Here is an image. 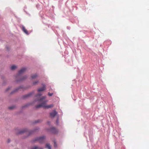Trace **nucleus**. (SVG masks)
<instances>
[{"label": "nucleus", "instance_id": "nucleus-1", "mask_svg": "<svg viewBox=\"0 0 149 149\" xmlns=\"http://www.w3.org/2000/svg\"><path fill=\"white\" fill-rule=\"evenodd\" d=\"M47 101H43L41 104H39L36 106V108H39L41 107H43L46 108H49L52 107L54 105L53 104H50L48 105H46V103Z\"/></svg>", "mask_w": 149, "mask_h": 149}, {"label": "nucleus", "instance_id": "nucleus-2", "mask_svg": "<svg viewBox=\"0 0 149 149\" xmlns=\"http://www.w3.org/2000/svg\"><path fill=\"white\" fill-rule=\"evenodd\" d=\"M45 138V137L43 136L36 138L35 139V141H38L40 143H42L44 141Z\"/></svg>", "mask_w": 149, "mask_h": 149}, {"label": "nucleus", "instance_id": "nucleus-3", "mask_svg": "<svg viewBox=\"0 0 149 149\" xmlns=\"http://www.w3.org/2000/svg\"><path fill=\"white\" fill-rule=\"evenodd\" d=\"M41 95V94L40 93H39L36 95V97H38V99L37 100V101L41 102L43 101V99H44L46 97V96H44L42 97V98H39L38 97H40Z\"/></svg>", "mask_w": 149, "mask_h": 149}, {"label": "nucleus", "instance_id": "nucleus-4", "mask_svg": "<svg viewBox=\"0 0 149 149\" xmlns=\"http://www.w3.org/2000/svg\"><path fill=\"white\" fill-rule=\"evenodd\" d=\"M42 87L39 88L38 90V92L43 91L46 90V87L45 85L44 84H42Z\"/></svg>", "mask_w": 149, "mask_h": 149}, {"label": "nucleus", "instance_id": "nucleus-5", "mask_svg": "<svg viewBox=\"0 0 149 149\" xmlns=\"http://www.w3.org/2000/svg\"><path fill=\"white\" fill-rule=\"evenodd\" d=\"M57 114V112L54 110L50 113V116L52 117H54Z\"/></svg>", "mask_w": 149, "mask_h": 149}, {"label": "nucleus", "instance_id": "nucleus-6", "mask_svg": "<svg viewBox=\"0 0 149 149\" xmlns=\"http://www.w3.org/2000/svg\"><path fill=\"white\" fill-rule=\"evenodd\" d=\"M26 68H23L21 69L18 72V76L21 74H22L24 72L26 71Z\"/></svg>", "mask_w": 149, "mask_h": 149}, {"label": "nucleus", "instance_id": "nucleus-7", "mask_svg": "<svg viewBox=\"0 0 149 149\" xmlns=\"http://www.w3.org/2000/svg\"><path fill=\"white\" fill-rule=\"evenodd\" d=\"M27 130L26 129H24L22 130H19L18 132L17 133V134H20L24 133L25 132H27Z\"/></svg>", "mask_w": 149, "mask_h": 149}, {"label": "nucleus", "instance_id": "nucleus-8", "mask_svg": "<svg viewBox=\"0 0 149 149\" xmlns=\"http://www.w3.org/2000/svg\"><path fill=\"white\" fill-rule=\"evenodd\" d=\"M50 131L53 133L56 134L58 132V130L54 127H52L50 129Z\"/></svg>", "mask_w": 149, "mask_h": 149}, {"label": "nucleus", "instance_id": "nucleus-9", "mask_svg": "<svg viewBox=\"0 0 149 149\" xmlns=\"http://www.w3.org/2000/svg\"><path fill=\"white\" fill-rule=\"evenodd\" d=\"M45 148L48 149H51V146L49 143H47L45 146Z\"/></svg>", "mask_w": 149, "mask_h": 149}, {"label": "nucleus", "instance_id": "nucleus-10", "mask_svg": "<svg viewBox=\"0 0 149 149\" xmlns=\"http://www.w3.org/2000/svg\"><path fill=\"white\" fill-rule=\"evenodd\" d=\"M22 30L26 34H28V32L27 30L26 29L25 27L24 26H22Z\"/></svg>", "mask_w": 149, "mask_h": 149}, {"label": "nucleus", "instance_id": "nucleus-11", "mask_svg": "<svg viewBox=\"0 0 149 149\" xmlns=\"http://www.w3.org/2000/svg\"><path fill=\"white\" fill-rule=\"evenodd\" d=\"M17 67L16 66L13 65L11 67L10 69L11 70H13L15 69Z\"/></svg>", "mask_w": 149, "mask_h": 149}, {"label": "nucleus", "instance_id": "nucleus-12", "mask_svg": "<svg viewBox=\"0 0 149 149\" xmlns=\"http://www.w3.org/2000/svg\"><path fill=\"white\" fill-rule=\"evenodd\" d=\"M38 77V75L36 74H34L31 76L32 79H33L37 78Z\"/></svg>", "mask_w": 149, "mask_h": 149}, {"label": "nucleus", "instance_id": "nucleus-13", "mask_svg": "<svg viewBox=\"0 0 149 149\" xmlns=\"http://www.w3.org/2000/svg\"><path fill=\"white\" fill-rule=\"evenodd\" d=\"M31 94H32V93H29L27 95H26L25 96H24V98H26V97H29L31 95Z\"/></svg>", "mask_w": 149, "mask_h": 149}, {"label": "nucleus", "instance_id": "nucleus-14", "mask_svg": "<svg viewBox=\"0 0 149 149\" xmlns=\"http://www.w3.org/2000/svg\"><path fill=\"white\" fill-rule=\"evenodd\" d=\"M40 148L39 147H38V146H34L33 147H32L31 149H38Z\"/></svg>", "mask_w": 149, "mask_h": 149}, {"label": "nucleus", "instance_id": "nucleus-15", "mask_svg": "<svg viewBox=\"0 0 149 149\" xmlns=\"http://www.w3.org/2000/svg\"><path fill=\"white\" fill-rule=\"evenodd\" d=\"M26 78V76H25L24 77L21 78V79H20L19 80H18V81H21V80H23L24 79H25Z\"/></svg>", "mask_w": 149, "mask_h": 149}, {"label": "nucleus", "instance_id": "nucleus-16", "mask_svg": "<svg viewBox=\"0 0 149 149\" xmlns=\"http://www.w3.org/2000/svg\"><path fill=\"white\" fill-rule=\"evenodd\" d=\"M53 93H48V95L49 96H52L53 95Z\"/></svg>", "mask_w": 149, "mask_h": 149}, {"label": "nucleus", "instance_id": "nucleus-17", "mask_svg": "<svg viewBox=\"0 0 149 149\" xmlns=\"http://www.w3.org/2000/svg\"><path fill=\"white\" fill-rule=\"evenodd\" d=\"M14 108V107L12 106V107H9L8 109H13Z\"/></svg>", "mask_w": 149, "mask_h": 149}, {"label": "nucleus", "instance_id": "nucleus-18", "mask_svg": "<svg viewBox=\"0 0 149 149\" xmlns=\"http://www.w3.org/2000/svg\"><path fill=\"white\" fill-rule=\"evenodd\" d=\"M38 81H35V82H33V84L34 85H35L36 84H37V83H38Z\"/></svg>", "mask_w": 149, "mask_h": 149}, {"label": "nucleus", "instance_id": "nucleus-19", "mask_svg": "<svg viewBox=\"0 0 149 149\" xmlns=\"http://www.w3.org/2000/svg\"><path fill=\"white\" fill-rule=\"evenodd\" d=\"M19 89V88H17L15 90H14L13 93V92H16L17 91L18 89Z\"/></svg>", "mask_w": 149, "mask_h": 149}, {"label": "nucleus", "instance_id": "nucleus-20", "mask_svg": "<svg viewBox=\"0 0 149 149\" xmlns=\"http://www.w3.org/2000/svg\"><path fill=\"white\" fill-rule=\"evenodd\" d=\"M33 132V131L29 132V135L31 134Z\"/></svg>", "mask_w": 149, "mask_h": 149}, {"label": "nucleus", "instance_id": "nucleus-21", "mask_svg": "<svg viewBox=\"0 0 149 149\" xmlns=\"http://www.w3.org/2000/svg\"><path fill=\"white\" fill-rule=\"evenodd\" d=\"M54 146L55 147H56V142L55 141H54Z\"/></svg>", "mask_w": 149, "mask_h": 149}, {"label": "nucleus", "instance_id": "nucleus-22", "mask_svg": "<svg viewBox=\"0 0 149 149\" xmlns=\"http://www.w3.org/2000/svg\"><path fill=\"white\" fill-rule=\"evenodd\" d=\"M10 140L9 139H8V143H9L10 142Z\"/></svg>", "mask_w": 149, "mask_h": 149}, {"label": "nucleus", "instance_id": "nucleus-23", "mask_svg": "<svg viewBox=\"0 0 149 149\" xmlns=\"http://www.w3.org/2000/svg\"><path fill=\"white\" fill-rule=\"evenodd\" d=\"M10 89V88H8L6 90V91H8L9 89Z\"/></svg>", "mask_w": 149, "mask_h": 149}, {"label": "nucleus", "instance_id": "nucleus-24", "mask_svg": "<svg viewBox=\"0 0 149 149\" xmlns=\"http://www.w3.org/2000/svg\"><path fill=\"white\" fill-rule=\"evenodd\" d=\"M39 149H43V148H40H40Z\"/></svg>", "mask_w": 149, "mask_h": 149}, {"label": "nucleus", "instance_id": "nucleus-25", "mask_svg": "<svg viewBox=\"0 0 149 149\" xmlns=\"http://www.w3.org/2000/svg\"><path fill=\"white\" fill-rule=\"evenodd\" d=\"M38 121H36V123H38Z\"/></svg>", "mask_w": 149, "mask_h": 149}]
</instances>
